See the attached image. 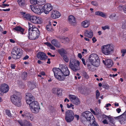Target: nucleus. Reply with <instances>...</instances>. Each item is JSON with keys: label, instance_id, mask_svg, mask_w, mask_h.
<instances>
[{"label": "nucleus", "instance_id": "obj_1", "mask_svg": "<svg viewBox=\"0 0 126 126\" xmlns=\"http://www.w3.org/2000/svg\"><path fill=\"white\" fill-rule=\"evenodd\" d=\"M25 99L26 103L29 105L32 112L35 113H38L40 109V105L38 103L35 101L33 95L29 93L26 94Z\"/></svg>", "mask_w": 126, "mask_h": 126}, {"label": "nucleus", "instance_id": "obj_2", "mask_svg": "<svg viewBox=\"0 0 126 126\" xmlns=\"http://www.w3.org/2000/svg\"><path fill=\"white\" fill-rule=\"evenodd\" d=\"M52 71L55 77L59 80H64L65 77L68 76L70 74V71L66 65H62L60 68H54Z\"/></svg>", "mask_w": 126, "mask_h": 126}, {"label": "nucleus", "instance_id": "obj_3", "mask_svg": "<svg viewBox=\"0 0 126 126\" xmlns=\"http://www.w3.org/2000/svg\"><path fill=\"white\" fill-rule=\"evenodd\" d=\"M23 50L16 46H15L12 49L11 54L12 58L15 60L20 58L23 54Z\"/></svg>", "mask_w": 126, "mask_h": 126}, {"label": "nucleus", "instance_id": "obj_4", "mask_svg": "<svg viewBox=\"0 0 126 126\" xmlns=\"http://www.w3.org/2000/svg\"><path fill=\"white\" fill-rule=\"evenodd\" d=\"M12 103L17 107H20L21 105L22 97L17 94H13L10 97Z\"/></svg>", "mask_w": 126, "mask_h": 126}, {"label": "nucleus", "instance_id": "obj_5", "mask_svg": "<svg viewBox=\"0 0 126 126\" xmlns=\"http://www.w3.org/2000/svg\"><path fill=\"white\" fill-rule=\"evenodd\" d=\"M40 35V32L38 28H35L28 33L27 35L30 40H35L37 39Z\"/></svg>", "mask_w": 126, "mask_h": 126}, {"label": "nucleus", "instance_id": "obj_6", "mask_svg": "<svg viewBox=\"0 0 126 126\" xmlns=\"http://www.w3.org/2000/svg\"><path fill=\"white\" fill-rule=\"evenodd\" d=\"M80 62L74 59H71L69 64L70 68L74 71H77L80 69Z\"/></svg>", "mask_w": 126, "mask_h": 126}, {"label": "nucleus", "instance_id": "obj_7", "mask_svg": "<svg viewBox=\"0 0 126 126\" xmlns=\"http://www.w3.org/2000/svg\"><path fill=\"white\" fill-rule=\"evenodd\" d=\"M101 48L102 53L106 55H110L114 50L113 46L110 44L103 46Z\"/></svg>", "mask_w": 126, "mask_h": 126}, {"label": "nucleus", "instance_id": "obj_8", "mask_svg": "<svg viewBox=\"0 0 126 126\" xmlns=\"http://www.w3.org/2000/svg\"><path fill=\"white\" fill-rule=\"evenodd\" d=\"M74 111L71 110H68L65 111V119L67 122H70L74 120Z\"/></svg>", "mask_w": 126, "mask_h": 126}, {"label": "nucleus", "instance_id": "obj_9", "mask_svg": "<svg viewBox=\"0 0 126 126\" xmlns=\"http://www.w3.org/2000/svg\"><path fill=\"white\" fill-rule=\"evenodd\" d=\"M98 119L99 120H102L104 119L102 121V122L104 124H108V122L107 120H108L111 123H112L113 124H114V122H113V119L111 117L107 116L104 114L101 115L99 116L98 117Z\"/></svg>", "mask_w": 126, "mask_h": 126}, {"label": "nucleus", "instance_id": "obj_10", "mask_svg": "<svg viewBox=\"0 0 126 126\" xmlns=\"http://www.w3.org/2000/svg\"><path fill=\"white\" fill-rule=\"evenodd\" d=\"M82 116L85 118L87 120L90 122H91L92 119L94 118L93 114L88 111H86L82 114Z\"/></svg>", "mask_w": 126, "mask_h": 126}, {"label": "nucleus", "instance_id": "obj_11", "mask_svg": "<svg viewBox=\"0 0 126 126\" xmlns=\"http://www.w3.org/2000/svg\"><path fill=\"white\" fill-rule=\"evenodd\" d=\"M52 8L53 7L51 4L47 3L44 5L42 7L41 10L46 14H47L52 10Z\"/></svg>", "mask_w": 126, "mask_h": 126}, {"label": "nucleus", "instance_id": "obj_12", "mask_svg": "<svg viewBox=\"0 0 126 126\" xmlns=\"http://www.w3.org/2000/svg\"><path fill=\"white\" fill-rule=\"evenodd\" d=\"M98 58V55L95 54L94 53L90 55L88 60L86 61V63L87 65L90 64H92L94 62L96 59Z\"/></svg>", "mask_w": 126, "mask_h": 126}, {"label": "nucleus", "instance_id": "obj_13", "mask_svg": "<svg viewBox=\"0 0 126 126\" xmlns=\"http://www.w3.org/2000/svg\"><path fill=\"white\" fill-rule=\"evenodd\" d=\"M30 6L31 8V10L34 12L35 13L40 15L41 13V10L40 6L39 5H30Z\"/></svg>", "mask_w": 126, "mask_h": 126}, {"label": "nucleus", "instance_id": "obj_14", "mask_svg": "<svg viewBox=\"0 0 126 126\" xmlns=\"http://www.w3.org/2000/svg\"><path fill=\"white\" fill-rule=\"evenodd\" d=\"M30 21L35 24H40L42 22L40 18L33 15L32 16Z\"/></svg>", "mask_w": 126, "mask_h": 126}, {"label": "nucleus", "instance_id": "obj_15", "mask_svg": "<svg viewBox=\"0 0 126 126\" xmlns=\"http://www.w3.org/2000/svg\"><path fill=\"white\" fill-rule=\"evenodd\" d=\"M37 57L39 59L41 60H45L48 58L46 54L43 52H38L37 54Z\"/></svg>", "mask_w": 126, "mask_h": 126}, {"label": "nucleus", "instance_id": "obj_16", "mask_svg": "<svg viewBox=\"0 0 126 126\" xmlns=\"http://www.w3.org/2000/svg\"><path fill=\"white\" fill-rule=\"evenodd\" d=\"M17 121L21 126H32V125L31 123L26 120L23 121L20 120Z\"/></svg>", "mask_w": 126, "mask_h": 126}, {"label": "nucleus", "instance_id": "obj_17", "mask_svg": "<svg viewBox=\"0 0 126 126\" xmlns=\"http://www.w3.org/2000/svg\"><path fill=\"white\" fill-rule=\"evenodd\" d=\"M68 20L69 24L72 26H74L76 24L75 18L72 15H70L68 16Z\"/></svg>", "mask_w": 126, "mask_h": 126}, {"label": "nucleus", "instance_id": "obj_18", "mask_svg": "<svg viewBox=\"0 0 126 126\" xmlns=\"http://www.w3.org/2000/svg\"><path fill=\"white\" fill-rule=\"evenodd\" d=\"M22 116L28 120H30L31 121H32L33 120V114L29 112H25L24 114H22Z\"/></svg>", "mask_w": 126, "mask_h": 126}, {"label": "nucleus", "instance_id": "obj_19", "mask_svg": "<svg viewBox=\"0 0 126 126\" xmlns=\"http://www.w3.org/2000/svg\"><path fill=\"white\" fill-rule=\"evenodd\" d=\"M60 16V13L57 11L53 10L51 12V17L53 19L58 18Z\"/></svg>", "mask_w": 126, "mask_h": 126}, {"label": "nucleus", "instance_id": "obj_20", "mask_svg": "<svg viewBox=\"0 0 126 126\" xmlns=\"http://www.w3.org/2000/svg\"><path fill=\"white\" fill-rule=\"evenodd\" d=\"M13 30L14 31H16L17 33H19L21 34H24V29L22 28L21 27L18 26L16 27L15 28L13 29Z\"/></svg>", "mask_w": 126, "mask_h": 126}, {"label": "nucleus", "instance_id": "obj_21", "mask_svg": "<svg viewBox=\"0 0 126 126\" xmlns=\"http://www.w3.org/2000/svg\"><path fill=\"white\" fill-rule=\"evenodd\" d=\"M1 89L3 91V93H6L8 92L9 90V86L6 84H2L0 85Z\"/></svg>", "mask_w": 126, "mask_h": 126}, {"label": "nucleus", "instance_id": "obj_22", "mask_svg": "<svg viewBox=\"0 0 126 126\" xmlns=\"http://www.w3.org/2000/svg\"><path fill=\"white\" fill-rule=\"evenodd\" d=\"M125 112L121 115L122 116L121 117V119L119 120L121 124L124 125L126 123V115H124Z\"/></svg>", "mask_w": 126, "mask_h": 126}, {"label": "nucleus", "instance_id": "obj_23", "mask_svg": "<svg viewBox=\"0 0 126 126\" xmlns=\"http://www.w3.org/2000/svg\"><path fill=\"white\" fill-rule=\"evenodd\" d=\"M84 34L86 36L90 38H91L93 36V33L91 30H86Z\"/></svg>", "mask_w": 126, "mask_h": 126}, {"label": "nucleus", "instance_id": "obj_24", "mask_svg": "<svg viewBox=\"0 0 126 126\" xmlns=\"http://www.w3.org/2000/svg\"><path fill=\"white\" fill-rule=\"evenodd\" d=\"M82 26L84 28H87L89 27L90 25V22L89 21L86 20L81 23Z\"/></svg>", "mask_w": 126, "mask_h": 126}, {"label": "nucleus", "instance_id": "obj_25", "mask_svg": "<svg viewBox=\"0 0 126 126\" xmlns=\"http://www.w3.org/2000/svg\"><path fill=\"white\" fill-rule=\"evenodd\" d=\"M113 64V61L110 59L106 60V65L108 67L110 68L112 67Z\"/></svg>", "mask_w": 126, "mask_h": 126}, {"label": "nucleus", "instance_id": "obj_26", "mask_svg": "<svg viewBox=\"0 0 126 126\" xmlns=\"http://www.w3.org/2000/svg\"><path fill=\"white\" fill-rule=\"evenodd\" d=\"M36 84L35 82H29L28 83V87L31 90L36 87Z\"/></svg>", "mask_w": 126, "mask_h": 126}, {"label": "nucleus", "instance_id": "obj_27", "mask_svg": "<svg viewBox=\"0 0 126 126\" xmlns=\"http://www.w3.org/2000/svg\"><path fill=\"white\" fill-rule=\"evenodd\" d=\"M52 45H54L56 47H59L60 44L58 42L57 39H53L51 42Z\"/></svg>", "mask_w": 126, "mask_h": 126}, {"label": "nucleus", "instance_id": "obj_28", "mask_svg": "<svg viewBox=\"0 0 126 126\" xmlns=\"http://www.w3.org/2000/svg\"><path fill=\"white\" fill-rule=\"evenodd\" d=\"M17 2L19 6L20 7L24 6L26 4L25 0H17Z\"/></svg>", "mask_w": 126, "mask_h": 126}, {"label": "nucleus", "instance_id": "obj_29", "mask_svg": "<svg viewBox=\"0 0 126 126\" xmlns=\"http://www.w3.org/2000/svg\"><path fill=\"white\" fill-rule=\"evenodd\" d=\"M90 124L88 126H98V124L95 121V118L92 119L91 122H90Z\"/></svg>", "mask_w": 126, "mask_h": 126}, {"label": "nucleus", "instance_id": "obj_30", "mask_svg": "<svg viewBox=\"0 0 126 126\" xmlns=\"http://www.w3.org/2000/svg\"><path fill=\"white\" fill-rule=\"evenodd\" d=\"M32 15H31L30 14L28 13L23 16V17L25 19L29 21H31V17Z\"/></svg>", "mask_w": 126, "mask_h": 126}, {"label": "nucleus", "instance_id": "obj_31", "mask_svg": "<svg viewBox=\"0 0 126 126\" xmlns=\"http://www.w3.org/2000/svg\"><path fill=\"white\" fill-rule=\"evenodd\" d=\"M58 52L62 56L66 54V52L63 48H62L58 50Z\"/></svg>", "mask_w": 126, "mask_h": 126}, {"label": "nucleus", "instance_id": "obj_32", "mask_svg": "<svg viewBox=\"0 0 126 126\" xmlns=\"http://www.w3.org/2000/svg\"><path fill=\"white\" fill-rule=\"evenodd\" d=\"M93 63V65L95 67H98L100 65V60L98 58Z\"/></svg>", "mask_w": 126, "mask_h": 126}, {"label": "nucleus", "instance_id": "obj_33", "mask_svg": "<svg viewBox=\"0 0 126 126\" xmlns=\"http://www.w3.org/2000/svg\"><path fill=\"white\" fill-rule=\"evenodd\" d=\"M63 91L62 88L58 87V90L57 94L59 96H62L63 95L62 92Z\"/></svg>", "mask_w": 126, "mask_h": 126}, {"label": "nucleus", "instance_id": "obj_34", "mask_svg": "<svg viewBox=\"0 0 126 126\" xmlns=\"http://www.w3.org/2000/svg\"><path fill=\"white\" fill-rule=\"evenodd\" d=\"M95 15H96L100 16L102 17H105L106 15L103 13L101 11H97L95 13Z\"/></svg>", "mask_w": 126, "mask_h": 126}, {"label": "nucleus", "instance_id": "obj_35", "mask_svg": "<svg viewBox=\"0 0 126 126\" xmlns=\"http://www.w3.org/2000/svg\"><path fill=\"white\" fill-rule=\"evenodd\" d=\"M87 66L89 70L90 71H93L95 70V69L94 66L92 64H87Z\"/></svg>", "mask_w": 126, "mask_h": 126}, {"label": "nucleus", "instance_id": "obj_36", "mask_svg": "<svg viewBox=\"0 0 126 126\" xmlns=\"http://www.w3.org/2000/svg\"><path fill=\"white\" fill-rule=\"evenodd\" d=\"M29 25V29H28V33L30 32V31L33 30V29L34 28H37L35 26H33V25L31 24L28 23Z\"/></svg>", "mask_w": 126, "mask_h": 126}, {"label": "nucleus", "instance_id": "obj_37", "mask_svg": "<svg viewBox=\"0 0 126 126\" xmlns=\"http://www.w3.org/2000/svg\"><path fill=\"white\" fill-rule=\"evenodd\" d=\"M48 24H49L46 26V29L48 31H51L52 30V28L51 25V22L50 21H49Z\"/></svg>", "mask_w": 126, "mask_h": 126}, {"label": "nucleus", "instance_id": "obj_38", "mask_svg": "<svg viewBox=\"0 0 126 126\" xmlns=\"http://www.w3.org/2000/svg\"><path fill=\"white\" fill-rule=\"evenodd\" d=\"M46 3V0H38V5L40 6H41L42 5Z\"/></svg>", "mask_w": 126, "mask_h": 126}, {"label": "nucleus", "instance_id": "obj_39", "mask_svg": "<svg viewBox=\"0 0 126 126\" xmlns=\"http://www.w3.org/2000/svg\"><path fill=\"white\" fill-rule=\"evenodd\" d=\"M30 3L33 5H38V0H30Z\"/></svg>", "mask_w": 126, "mask_h": 126}, {"label": "nucleus", "instance_id": "obj_40", "mask_svg": "<svg viewBox=\"0 0 126 126\" xmlns=\"http://www.w3.org/2000/svg\"><path fill=\"white\" fill-rule=\"evenodd\" d=\"M80 103V101L77 97L73 101V103L76 105L79 104Z\"/></svg>", "mask_w": 126, "mask_h": 126}, {"label": "nucleus", "instance_id": "obj_41", "mask_svg": "<svg viewBox=\"0 0 126 126\" xmlns=\"http://www.w3.org/2000/svg\"><path fill=\"white\" fill-rule=\"evenodd\" d=\"M83 76L86 79H88L89 78V76L88 75L87 72L85 71H83L82 72Z\"/></svg>", "mask_w": 126, "mask_h": 126}, {"label": "nucleus", "instance_id": "obj_42", "mask_svg": "<svg viewBox=\"0 0 126 126\" xmlns=\"http://www.w3.org/2000/svg\"><path fill=\"white\" fill-rule=\"evenodd\" d=\"M122 28L123 29H125L126 28V20H125L123 21Z\"/></svg>", "mask_w": 126, "mask_h": 126}, {"label": "nucleus", "instance_id": "obj_43", "mask_svg": "<svg viewBox=\"0 0 126 126\" xmlns=\"http://www.w3.org/2000/svg\"><path fill=\"white\" fill-rule=\"evenodd\" d=\"M79 92L82 94H84L85 93L84 89L83 88L81 87L79 88Z\"/></svg>", "mask_w": 126, "mask_h": 126}, {"label": "nucleus", "instance_id": "obj_44", "mask_svg": "<svg viewBox=\"0 0 126 126\" xmlns=\"http://www.w3.org/2000/svg\"><path fill=\"white\" fill-rule=\"evenodd\" d=\"M64 61L66 63H67L69 61L68 57L65 55L63 56Z\"/></svg>", "mask_w": 126, "mask_h": 126}, {"label": "nucleus", "instance_id": "obj_45", "mask_svg": "<svg viewBox=\"0 0 126 126\" xmlns=\"http://www.w3.org/2000/svg\"><path fill=\"white\" fill-rule=\"evenodd\" d=\"M69 97L70 99L73 100H75L77 97L74 95H72L71 94L69 95Z\"/></svg>", "mask_w": 126, "mask_h": 126}, {"label": "nucleus", "instance_id": "obj_46", "mask_svg": "<svg viewBox=\"0 0 126 126\" xmlns=\"http://www.w3.org/2000/svg\"><path fill=\"white\" fill-rule=\"evenodd\" d=\"M5 111L6 114H7L8 116H9V117H11V114L9 110H5Z\"/></svg>", "mask_w": 126, "mask_h": 126}, {"label": "nucleus", "instance_id": "obj_47", "mask_svg": "<svg viewBox=\"0 0 126 126\" xmlns=\"http://www.w3.org/2000/svg\"><path fill=\"white\" fill-rule=\"evenodd\" d=\"M58 87L54 88L52 89V92L53 93L57 94V92Z\"/></svg>", "mask_w": 126, "mask_h": 126}, {"label": "nucleus", "instance_id": "obj_48", "mask_svg": "<svg viewBox=\"0 0 126 126\" xmlns=\"http://www.w3.org/2000/svg\"><path fill=\"white\" fill-rule=\"evenodd\" d=\"M95 93L96 98L97 99H98L100 94V93L98 90H96Z\"/></svg>", "mask_w": 126, "mask_h": 126}, {"label": "nucleus", "instance_id": "obj_49", "mask_svg": "<svg viewBox=\"0 0 126 126\" xmlns=\"http://www.w3.org/2000/svg\"><path fill=\"white\" fill-rule=\"evenodd\" d=\"M121 52L122 53V56L123 57L125 55V54L126 53V49H123L121 50Z\"/></svg>", "mask_w": 126, "mask_h": 126}, {"label": "nucleus", "instance_id": "obj_50", "mask_svg": "<svg viewBox=\"0 0 126 126\" xmlns=\"http://www.w3.org/2000/svg\"><path fill=\"white\" fill-rule=\"evenodd\" d=\"M27 74L26 72L25 71L23 72L22 76L23 78L25 79V78H26L27 76Z\"/></svg>", "mask_w": 126, "mask_h": 126}, {"label": "nucleus", "instance_id": "obj_51", "mask_svg": "<svg viewBox=\"0 0 126 126\" xmlns=\"http://www.w3.org/2000/svg\"><path fill=\"white\" fill-rule=\"evenodd\" d=\"M101 28L102 29L104 30H105L106 29H110V27L108 25H106L102 27Z\"/></svg>", "mask_w": 126, "mask_h": 126}, {"label": "nucleus", "instance_id": "obj_52", "mask_svg": "<svg viewBox=\"0 0 126 126\" xmlns=\"http://www.w3.org/2000/svg\"><path fill=\"white\" fill-rule=\"evenodd\" d=\"M91 4L95 6H97L98 5V2L95 1H93L91 2Z\"/></svg>", "mask_w": 126, "mask_h": 126}, {"label": "nucleus", "instance_id": "obj_53", "mask_svg": "<svg viewBox=\"0 0 126 126\" xmlns=\"http://www.w3.org/2000/svg\"><path fill=\"white\" fill-rule=\"evenodd\" d=\"M67 107L68 108L72 107V109H74V107H74V105L72 103L70 104V105H69L68 104H67Z\"/></svg>", "mask_w": 126, "mask_h": 126}, {"label": "nucleus", "instance_id": "obj_54", "mask_svg": "<svg viewBox=\"0 0 126 126\" xmlns=\"http://www.w3.org/2000/svg\"><path fill=\"white\" fill-rule=\"evenodd\" d=\"M9 4H3L1 5V7L3 8H4L5 7L7 6H9Z\"/></svg>", "mask_w": 126, "mask_h": 126}, {"label": "nucleus", "instance_id": "obj_55", "mask_svg": "<svg viewBox=\"0 0 126 126\" xmlns=\"http://www.w3.org/2000/svg\"><path fill=\"white\" fill-rule=\"evenodd\" d=\"M116 16V14H112L109 17L110 18H113V17H115Z\"/></svg>", "mask_w": 126, "mask_h": 126}, {"label": "nucleus", "instance_id": "obj_56", "mask_svg": "<svg viewBox=\"0 0 126 126\" xmlns=\"http://www.w3.org/2000/svg\"><path fill=\"white\" fill-rule=\"evenodd\" d=\"M121 115L119 116H118L115 117H114V119L116 120H118L119 121V120L121 119Z\"/></svg>", "mask_w": 126, "mask_h": 126}, {"label": "nucleus", "instance_id": "obj_57", "mask_svg": "<svg viewBox=\"0 0 126 126\" xmlns=\"http://www.w3.org/2000/svg\"><path fill=\"white\" fill-rule=\"evenodd\" d=\"M11 67L12 69H14L16 67V66L15 64H11Z\"/></svg>", "mask_w": 126, "mask_h": 126}, {"label": "nucleus", "instance_id": "obj_58", "mask_svg": "<svg viewBox=\"0 0 126 126\" xmlns=\"http://www.w3.org/2000/svg\"><path fill=\"white\" fill-rule=\"evenodd\" d=\"M48 55L50 56V57H54L55 56V55H52L51 53L49 52H48L47 53Z\"/></svg>", "mask_w": 126, "mask_h": 126}, {"label": "nucleus", "instance_id": "obj_59", "mask_svg": "<svg viewBox=\"0 0 126 126\" xmlns=\"http://www.w3.org/2000/svg\"><path fill=\"white\" fill-rule=\"evenodd\" d=\"M49 47L50 48V49L53 50H55L56 49L55 47L52 45L51 44Z\"/></svg>", "mask_w": 126, "mask_h": 126}, {"label": "nucleus", "instance_id": "obj_60", "mask_svg": "<svg viewBox=\"0 0 126 126\" xmlns=\"http://www.w3.org/2000/svg\"><path fill=\"white\" fill-rule=\"evenodd\" d=\"M81 60L82 62V63L84 65H86V63L85 62V60L84 58H82L81 59Z\"/></svg>", "mask_w": 126, "mask_h": 126}, {"label": "nucleus", "instance_id": "obj_61", "mask_svg": "<svg viewBox=\"0 0 126 126\" xmlns=\"http://www.w3.org/2000/svg\"><path fill=\"white\" fill-rule=\"evenodd\" d=\"M29 58V57L28 55H26L23 58V60H26L28 59Z\"/></svg>", "mask_w": 126, "mask_h": 126}, {"label": "nucleus", "instance_id": "obj_62", "mask_svg": "<svg viewBox=\"0 0 126 126\" xmlns=\"http://www.w3.org/2000/svg\"><path fill=\"white\" fill-rule=\"evenodd\" d=\"M118 75V74H113L112 75L111 74H110L109 75L110 77H115L116 76Z\"/></svg>", "mask_w": 126, "mask_h": 126}, {"label": "nucleus", "instance_id": "obj_63", "mask_svg": "<svg viewBox=\"0 0 126 126\" xmlns=\"http://www.w3.org/2000/svg\"><path fill=\"white\" fill-rule=\"evenodd\" d=\"M45 44L47 45L49 47L51 44L50 43L48 42H46L45 43Z\"/></svg>", "mask_w": 126, "mask_h": 126}, {"label": "nucleus", "instance_id": "obj_64", "mask_svg": "<svg viewBox=\"0 0 126 126\" xmlns=\"http://www.w3.org/2000/svg\"><path fill=\"white\" fill-rule=\"evenodd\" d=\"M123 10L124 12L126 13V5H125L123 8Z\"/></svg>", "mask_w": 126, "mask_h": 126}]
</instances>
